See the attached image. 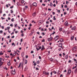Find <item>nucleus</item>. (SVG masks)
I'll list each match as a JSON object with an SVG mask.
<instances>
[{
	"mask_svg": "<svg viewBox=\"0 0 77 77\" xmlns=\"http://www.w3.org/2000/svg\"><path fill=\"white\" fill-rule=\"evenodd\" d=\"M42 42H45V39H43V40L42 41Z\"/></svg>",
	"mask_w": 77,
	"mask_h": 77,
	"instance_id": "nucleus-32",
	"label": "nucleus"
},
{
	"mask_svg": "<svg viewBox=\"0 0 77 77\" xmlns=\"http://www.w3.org/2000/svg\"><path fill=\"white\" fill-rule=\"evenodd\" d=\"M22 3H24V0H22L21 2Z\"/></svg>",
	"mask_w": 77,
	"mask_h": 77,
	"instance_id": "nucleus-41",
	"label": "nucleus"
},
{
	"mask_svg": "<svg viewBox=\"0 0 77 77\" xmlns=\"http://www.w3.org/2000/svg\"><path fill=\"white\" fill-rule=\"evenodd\" d=\"M37 64H39V63H40L39 61V60H38L37 61Z\"/></svg>",
	"mask_w": 77,
	"mask_h": 77,
	"instance_id": "nucleus-29",
	"label": "nucleus"
},
{
	"mask_svg": "<svg viewBox=\"0 0 77 77\" xmlns=\"http://www.w3.org/2000/svg\"><path fill=\"white\" fill-rule=\"evenodd\" d=\"M72 62V61L71 60H69L68 61V63H71Z\"/></svg>",
	"mask_w": 77,
	"mask_h": 77,
	"instance_id": "nucleus-25",
	"label": "nucleus"
},
{
	"mask_svg": "<svg viewBox=\"0 0 77 77\" xmlns=\"http://www.w3.org/2000/svg\"><path fill=\"white\" fill-rule=\"evenodd\" d=\"M63 40L62 38H60V42H63Z\"/></svg>",
	"mask_w": 77,
	"mask_h": 77,
	"instance_id": "nucleus-13",
	"label": "nucleus"
},
{
	"mask_svg": "<svg viewBox=\"0 0 77 77\" xmlns=\"http://www.w3.org/2000/svg\"><path fill=\"white\" fill-rule=\"evenodd\" d=\"M53 18H54L53 20H56V18L55 17V16H54L53 17Z\"/></svg>",
	"mask_w": 77,
	"mask_h": 77,
	"instance_id": "nucleus-30",
	"label": "nucleus"
},
{
	"mask_svg": "<svg viewBox=\"0 0 77 77\" xmlns=\"http://www.w3.org/2000/svg\"><path fill=\"white\" fill-rule=\"evenodd\" d=\"M14 8V5H13L12 6H11L10 7V9H12Z\"/></svg>",
	"mask_w": 77,
	"mask_h": 77,
	"instance_id": "nucleus-38",
	"label": "nucleus"
},
{
	"mask_svg": "<svg viewBox=\"0 0 77 77\" xmlns=\"http://www.w3.org/2000/svg\"><path fill=\"white\" fill-rule=\"evenodd\" d=\"M27 69H26V67L25 68L24 71H26Z\"/></svg>",
	"mask_w": 77,
	"mask_h": 77,
	"instance_id": "nucleus-63",
	"label": "nucleus"
},
{
	"mask_svg": "<svg viewBox=\"0 0 77 77\" xmlns=\"http://www.w3.org/2000/svg\"><path fill=\"white\" fill-rule=\"evenodd\" d=\"M62 45H63V44L62 43H60L58 45V47H61L62 49H63V48L62 47Z\"/></svg>",
	"mask_w": 77,
	"mask_h": 77,
	"instance_id": "nucleus-3",
	"label": "nucleus"
},
{
	"mask_svg": "<svg viewBox=\"0 0 77 77\" xmlns=\"http://www.w3.org/2000/svg\"><path fill=\"white\" fill-rule=\"evenodd\" d=\"M8 66H9V65H10V62H8Z\"/></svg>",
	"mask_w": 77,
	"mask_h": 77,
	"instance_id": "nucleus-31",
	"label": "nucleus"
},
{
	"mask_svg": "<svg viewBox=\"0 0 77 77\" xmlns=\"http://www.w3.org/2000/svg\"><path fill=\"white\" fill-rule=\"evenodd\" d=\"M11 74H12L14 75L15 74V72L13 70H11Z\"/></svg>",
	"mask_w": 77,
	"mask_h": 77,
	"instance_id": "nucleus-9",
	"label": "nucleus"
},
{
	"mask_svg": "<svg viewBox=\"0 0 77 77\" xmlns=\"http://www.w3.org/2000/svg\"><path fill=\"white\" fill-rule=\"evenodd\" d=\"M55 33H56L55 32L53 31V33H52V35H54V34Z\"/></svg>",
	"mask_w": 77,
	"mask_h": 77,
	"instance_id": "nucleus-40",
	"label": "nucleus"
},
{
	"mask_svg": "<svg viewBox=\"0 0 77 77\" xmlns=\"http://www.w3.org/2000/svg\"><path fill=\"white\" fill-rule=\"evenodd\" d=\"M33 32H34V30H32V32H31V33L29 34V35L31 36V35H33Z\"/></svg>",
	"mask_w": 77,
	"mask_h": 77,
	"instance_id": "nucleus-12",
	"label": "nucleus"
},
{
	"mask_svg": "<svg viewBox=\"0 0 77 77\" xmlns=\"http://www.w3.org/2000/svg\"><path fill=\"white\" fill-rule=\"evenodd\" d=\"M7 28L8 30V32H9V29H10V27L9 26L7 27Z\"/></svg>",
	"mask_w": 77,
	"mask_h": 77,
	"instance_id": "nucleus-19",
	"label": "nucleus"
},
{
	"mask_svg": "<svg viewBox=\"0 0 77 77\" xmlns=\"http://www.w3.org/2000/svg\"><path fill=\"white\" fill-rule=\"evenodd\" d=\"M12 46L14 45V47H15V44L14 43H13L12 44Z\"/></svg>",
	"mask_w": 77,
	"mask_h": 77,
	"instance_id": "nucleus-26",
	"label": "nucleus"
},
{
	"mask_svg": "<svg viewBox=\"0 0 77 77\" xmlns=\"http://www.w3.org/2000/svg\"><path fill=\"white\" fill-rule=\"evenodd\" d=\"M52 39H53L52 37H51L49 38H48V41H51L52 40Z\"/></svg>",
	"mask_w": 77,
	"mask_h": 77,
	"instance_id": "nucleus-7",
	"label": "nucleus"
},
{
	"mask_svg": "<svg viewBox=\"0 0 77 77\" xmlns=\"http://www.w3.org/2000/svg\"><path fill=\"white\" fill-rule=\"evenodd\" d=\"M18 33V31H16L15 32V33Z\"/></svg>",
	"mask_w": 77,
	"mask_h": 77,
	"instance_id": "nucleus-64",
	"label": "nucleus"
},
{
	"mask_svg": "<svg viewBox=\"0 0 77 77\" xmlns=\"http://www.w3.org/2000/svg\"><path fill=\"white\" fill-rule=\"evenodd\" d=\"M64 24L66 26H68V22H66Z\"/></svg>",
	"mask_w": 77,
	"mask_h": 77,
	"instance_id": "nucleus-11",
	"label": "nucleus"
},
{
	"mask_svg": "<svg viewBox=\"0 0 77 77\" xmlns=\"http://www.w3.org/2000/svg\"><path fill=\"white\" fill-rule=\"evenodd\" d=\"M59 56H60V57H62V54H59Z\"/></svg>",
	"mask_w": 77,
	"mask_h": 77,
	"instance_id": "nucleus-45",
	"label": "nucleus"
},
{
	"mask_svg": "<svg viewBox=\"0 0 77 77\" xmlns=\"http://www.w3.org/2000/svg\"><path fill=\"white\" fill-rule=\"evenodd\" d=\"M72 49L73 50H75V49H76V47H73Z\"/></svg>",
	"mask_w": 77,
	"mask_h": 77,
	"instance_id": "nucleus-23",
	"label": "nucleus"
},
{
	"mask_svg": "<svg viewBox=\"0 0 77 77\" xmlns=\"http://www.w3.org/2000/svg\"><path fill=\"white\" fill-rule=\"evenodd\" d=\"M52 14H53V15H54L55 14V12H52Z\"/></svg>",
	"mask_w": 77,
	"mask_h": 77,
	"instance_id": "nucleus-57",
	"label": "nucleus"
},
{
	"mask_svg": "<svg viewBox=\"0 0 77 77\" xmlns=\"http://www.w3.org/2000/svg\"><path fill=\"white\" fill-rule=\"evenodd\" d=\"M36 12H34L32 14L33 17H34V16H35V15H36Z\"/></svg>",
	"mask_w": 77,
	"mask_h": 77,
	"instance_id": "nucleus-16",
	"label": "nucleus"
},
{
	"mask_svg": "<svg viewBox=\"0 0 77 77\" xmlns=\"http://www.w3.org/2000/svg\"><path fill=\"white\" fill-rule=\"evenodd\" d=\"M74 35H72L71 37V41H72V40H74Z\"/></svg>",
	"mask_w": 77,
	"mask_h": 77,
	"instance_id": "nucleus-17",
	"label": "nucleus"
},
{
	"mask_svg": "<svg viewBox=\"0 0 77 77\" xmlns=\"http://www.w3.org/2000/svg\"><path fill=\"white\" fill-rule=\"evenodd\" d=\"M68 75H69V74H70L71 73V70L70 69H69L68 70Z\"/></svg>",
	"mask_w": 77,
	"mask_h": 77,
	"instance_id": "nucleus-6",
	"label": "nucleus"
},
{
	"mask_svg": "<svg viewBox=\"0 0 77 77\" xmlns=\"http://www.w3.org/2000/svg\"><path fill=\"white\" fill-rule=\"evenodd\" d=\"M39 58V59H41V57L40 56H39L38 57Z\"/></svg>",
	"mask_w": 77,
	"mask_h": 77,
	"instance_id": "nucleus-46",
	"label": "nucleus"
},
{
	"mask_svg": "<svg viewBox=\"0 0 77 77\" xmlns=\"http://www.w3.org/2000/svg\"><path fill=\"white\" fill-rule=\"evenodd\" d=\"M11 21L12 22H14V18H12L11 20Z\"/></svg>",
	"mask_w": 77,
	"mask_h": 77,
	"instance_id": "nucleus-22",
	"label": "nucleus"
},
{
	"mask_svg": "<svg viewBox=\"0 0 77 77\" xmlns=\"http://www.w3.org/2000/svg\"><path fill=\"white\" fill-rule=\"evenodd\" d=\"M39 32H37V34H38V35H39Z\"/></svg>",
	"mask_w": 77,
	"mask_h": 77,
	"instance_id": "nucleus-50",
	"label": "nucleus"
},
{
	"mask_svg": "<svg viewBox=\"0 0 77 77\" xmlns=\"http://www.w3.org/2000/svg\"><path fill=\"white\" fill-rule=\"evenodd\" d=\"M42 5L44 6H45V4H42Z\"/></svg>",
	"mask_w": 77,
	"mask_h": 77,
	"instance_id": "nucleus-47",
	"label": "nucleus"
},
{
	"mask_svg": "<svg viewBox=\"0 0 77 77\" xmlns=\"http://www.w3.org/2000/svg\"><path fill=\"white\" fill-rule=\"evenodd\" d=\"M26 57V59L27 58H28V56L26 55V57Z\"/></svg>",
	"mask_w": 77,
	"mask_h": 77,
	"instance_id": "nucleus-51",
	"label": "nucleus"
},
{
	"mask_svg": "<svg viewBox=\"0 0 77 77\" xmlns=\"http://www.w3.org/2000/svg\"><path fill=\"white\" fill-rule=\"evenodd\" d=\"M17 6H19L20 5H19V3H18V2H17Z\"/></svg>",
	"mask_w": 77,
	"mask_h": 77,
	"instance_id": "nucleus-54",
	"label": "nucleus"
},
{
	"mask_svg": "<svg viewBox=\"0 0 77 77\" xmlns=\"http://www.w3.org/2000/svg\"><path fill=\"white\" fill-rule=\"evenodd\" d=\"M77 69H76L74 71V72L75 73V74H76L77 73Z\"/></svg>",
	"mask_w": 77,
	"mask_h": 77,
	"instance_id": "nucleus-21",
	"label": "nucleus"
},
{
	"mask_svg": "<svg viewBox=\"0 0 77 77\" xmlns=\"http://www.w3.org/2000/svg\"><path fill=\"white\" fill-rule=\"evenodd\" d=\"M40 3H42V0H40Z\"/></svg>",
	"mask_w": 77,
	"mask_h": 77,
	"instance_id": "nucleus-58",
	"label": "nucleus"
},
{
	"mask_svg": "<svg viewBox=\"0 0 77 77\" xmlns=\"http://www.w3.org/2000/svg\"><path fill=\"white\" fill-rule=\"evenodd\" d=\"M32 5L34 6H37V4L36 2H34L33 4Z\"/></svg>",
	"mask_w": 77,
	"mask_h": 77,
	"instance_id": "nucleus-10",
	"label": "nucleus"
},
{
	"mask_svg": "<svg viewBox=\"0 0 77 77\" xmlns=\"http://www.w3.org/2000/svg\"><path fill=\"white\" fill-rule=\"evenodd\" d=\"M23 42V39L21 38V39L20 42Z\"/></svg>",
	"mask_w": 77,
	"mask_h": 77,
	"instance_id": "nucleus-53",
	"label": "nucleus"
},
{
	"mask_svg": "<svg viewBox=\"0 0 77 77\" xmlns=\"http://www.w3.org/2000/svg\"><path fill=\"white\" fill-rule=\"evenodd\" d=\"M63 33H65L66 35H68V34H69V33H70V32L69 31H68L67 32H66L65 30H63Z\"/></svg>",
	"mask_w": 77,
	"mask_h": 77,
	"instance_id": "nucleus-1",
	"label": "nucleus"
},
{
	"mask_svg": "<svg viewBox=\"0 0 77 77\" xmlns=\"http://www.w3.org/2000/svg\"><path fill=\"white\" fill-rule=\"evenodd\" d=\"M76 29V27H75V26H74L71 29V30H75Z\"/></svg>",
	"mask_w": 77,
	"mask_h": 77,
	"instance_id": "nucleus-8",
	"label": "nucleus"
},
{
	"mask_svg": "<svg viewBox=\"0 0 77 77\" xmlns=\"http://www.w3.org/2000/svg\"><path fill=\"white\" fill-rule=\"evenodd\" d=\"M36 70H37V71L38 70H39V69L37 67L36 68Z\"/></svg>",
	"mask_w": 77,
	"mask_h": 77,
	"instance_id": "nucleus-44",
	"label": "nucleus"
},
{
	"mask_svg": "<svg viewBox=\"0 0 77 77\" xmlns=\"http://www.w3.org/2000/svg\"><path fill=\"white\" fill-rule=\"evenodd\" d=\"M21 63H20V64L19 66L17 67V68H20V66L21 65Z\"/></svg>",
	"mask_w": 77,
	"mask_h": 77,
	"instance_id": "nucleus-27",
	"label": "nucleus"
},
{
	"mask_svg": "<svg viewBox=\"0 0 77 77\" xmlns=\"http://www.w3.org/2000/svg\"><path fill=\"white\" fill-rule=\"evenodd\" d=\"M53 6H54V7H56V4H54Z\"/></svg>",
	"mask_w": 77,
	"mask_h": 77,
	"instance_id": "nucleus-59",
	"label": "nucleus"
},
{
	"mask_svg": "<svg viewBox=\"0 0 77 77\" xmlns=\"http://www.w3.org/2000/svg\"><path fill=\"white\" fill-rule=\"evenodd\" d=\"M42 49L41 50L42 51L45 49V48H44V45H42Z\"/></svg>",
	"mask_w": 77,
	"mask_h": 77,
	"instance_id": "nucleus-15",
	"label": "nucleus"
},
{
	"mask_svg": "<svg viewBox=\"0 0 77 77\" xmlns=\"http://www.w3.org/2000/svg\"><path fill=\"white\" fill-rule=\"evenodd\" d=\"M46 24H49V22H48V21H47L46 22Z\"/></svg>",
	"mask_w": 77,
	"mask_h": 77,
	"instance_id": "nucleus-60",
	"label": "nucleus"
},
{
	"mask_svg": "<svg viewBox=\"0 0 77 77\" xmlns=\"http://www.w3.org/2000/svg\"><path fill=\"white\" fill-rule=\"evenodd\" d=\"M50 6L51 7H53V4L52 3V2H51L50 3Z\"/></svg>",
	"mask_w": 77,
	"mask_h": 77,
	"instance_id": "nucleus-18",
	"label": "nucleus"
},
{
	"mask_svg": "<svg viewBox=\"0 0 77 77\" xmlns=\"http://www.w3.org/2000/svg\"><path fill=\"white\" fill-rule=\"evenodd\" d=\"M59 38V35H57L54 38V39L55 41H57L58 39Z\"/></svg>",
	"mask_w": 77,
	"mask_h": 77,
	"instance_id": "nucleus-4",
	"label": "nucleus"
},
{
	"mask_svg": "<svg viewBox=\"0 0 77 77\" xmlns=\"http://www.w3.org/2000/svg\"><path fill=\"white\" fill-rule=\"evenodd\" d=\"M60 77H63V75L61 74L60 75Z\"/></svg>",
	"mask_w": 77,
	"mask_h": 77,
	"instance_id": "nucleus-49",
	"label": "nucleus"
},
{
	"mask_svg": "<svg viewBox=\"0 0 77 77\" xmlns=\"http://www.w3.org/2000/svg\"><path fill=\"white\" fill-rule=\"evenodd\" d=\"M1 19H2V20H5V18H3V17H1Z\"/></svg>",
	"mask_w": 77,
	"mask_h": 77,
	"instance_id": "nucleus-48",
	"label": "nucleus"
},
{
	"mask_svg": "<svg viewBox=\"0 0 77 77\" xmlns=\"http://www.w3.org/2000/svg\"><path fill=\"white\" fill-rule=\"evenodd\" d=\"M15 55H16V53H14L12 57H14V56H15Z\"/></svg>",
	"mask_w": 77,
	"mask_h": 77,
	"instance_id": "nucleus-24",
	"label": "nucleus"
},
{
	"mask_svg": "<svg viewBox=\"0 0 77 77\" xmlns=\"http://www.w3.org/2000/svg\"><path fill=\"white\" fill-rule=\"evenodd\" d=\"M25 64H27V60H25Z\"/></svg>",
	"mask_w": 77,
	"mask_h": 77,
	"instance_id": "nucleus-20",
	"label": "nucleus"
},
{
	"mask_svg": "<svg viewBox=\"0 0 77 77\" xmlns=\"http://www.w3.org/2000/svg\"><path fill=\"white\" fill-rule=\"evenodd\" d=\"M3 53H0V55H3Z\"/></svg>",
	"mask_w": 77,
	"mask_h": 77,
	"instance_id": "nucleus-34",
	"label": "nucleus"
},
{
	"mask_svg": "<svg viewBox=\"0 0 77 77\" xmlns=\"http://www.w3.org/2000/svg\"><path fill=\"white\" fill-rule=\"evenodd\" d=\"M43 74H45L46 75H49V72H46L45 71H44Z\"/></svg>",
	"mask_w": 77,
	"mask_h": 77,
	"instance_id": "nucleus-5",
	"label": "nucleus"
},
{
	"mask_svg": "<svg viewBox=\"0 0 77 77\" xmlns=\"http://www.w3.org/2000/svg\"><path fill=\"white\" fill-rule=\"evenodd\" d=\"M54 74H56V73H57V72L56 71H54Z\"/></svg>",
	"mask_w": 77,
	"mask_h": 77,
	"instance_id": "nucleus-36",
	"label": "nucleus"
},
{
	"mask_svg": "<svg viewBox=\"0 0 77 77\" xmlns=\"http://www.w3.org/2000/svg\"><path fill=\"white\" fill-rule=\"evenodd\" d=\"M3 60V58H0V68H2V65L3 64V62L2 61V60Z\"/></svg>",
	"mask_w": 77,
	"mask_h": 77,
	"instance_id": "nucleus-2",
	"label": "nucleus"
},
{
	"mask_svg": "<svg viewBox=\"0 0 77 77\" xmlns=\"http://www.w3.org/2000/svg\"><path fill=\"white\" fill-rule=\"evenodd\" d=\"M1 27H2V29H4V26H1Z\"/></svg>",
	"mask_w": 77,
	"mask_h": 77,
	"instance_id": "nucleus-52",
	"label": "nucleus"
},
{
	"mask_svg": "<svg viewBox=\"0 0 77 77\" xmlns=\"http://www.w3.org/2000/svg\"><path fill=\"white\" fill-rule=\"evenodd\" d=\"M3 33V31L1 30L0 31V33Z\"/></svg>",
	"mask_w": 77,
	"mask_h": 77,
	"instance_id": "nucleus-39",
	"label": "nucleus"
},
{
	"mask_svg": "<svg viewBox=\"0 0 77 77\" xmlns=\"http://www.w3.org/2000/svg\"><path fill=\"white\" fill-rule=\"evenodd\" d=\"M59 30H60V31H62V28H60Z\"/></svg>",
	"mask_w": 77,
	"mask_h": 77,
	"instance_id": "nucleus-28",
	"label": "nucleus"
},
{
	"mask_svg": "<svg viewBox=\"0 0 77 77\" xmlns=\"http://www.w3.org/2000/svg\"><path fill=\"white\" fill-rule=\"evenodd\" d=\"M68 58V55H66L65 57V59H67Z\"/></svg>",
	"mask_w": 77,
	"mask_h": 77,
	"instance_id": "nucleus-14",
	"label": "nucleus"
},
{
	"mask_svg": "<svg viewBox=\"0 0 77 77\" xmlns=\"http://www.w3.org/2000/svg\"><path fill=\"white\" fill-rule=\"evenodd\" d=\"M66 12H64V15H66Z\"/></svg>",
	"mask_w": 77,
	"mask_h": 77,
	"instance_id": "nucleus-62",
	"label": "nucleus"
},
{
	"mask_svg": "<svg viewBox=\"0 0 77 77\" xmlns=\"http://www.w3.org/2000/svg\"><path fill=\"white\" fill-rule=\"evenodd\" d=\"M51 10V9L50 8H48V11H50Z\"/></svg>",
	"mask_w": 77,
	"mask_h": 77,
	"instance_id": "nucleus-56",
	"label": "nucleus"
},
{
	"mask_svg": "<svg viewBox=\"0 0 77 77\" xmlns=\"http://www.w3.org/2000/svg\"><path fill=\"white\" fill-rule=\"evenodd\" d=\"M42 35H45V33L44 32H42Z\"/></svg>",
	"mask_w": 77,
	"mask_h": 77,
	"instance_id": "nucleus-55",
	"label": "nucleus"
},
{
	"mask_svg": "<svg viewBox=\"0 0 77 77\" xmlns=\"http://www.w3.org/2000/svg\"><path fill=\"white\" fill-rule=\"evenodd\" d=\"M61 48H59L58 49V51H61Z\"/></svg>",
	"mask_w": 77,
	"mask_h": 77,
	"instance_id": "nucleus-37",
	"label": "nucleus"
},
{
	"mask_svg": "<svg viewBox=\"0 0 77 77\" xmlns=\"http://www.w3.org/2000/svg\"><path fill=\"white\" fill-rule=\"evenodd\" d=\"M10 26L11 27H13V24H11Z\"/></svg>",
	"mask_w": 77,
	"mask_h": 77,
	"instance_id": "nucleus-42",
	"label": "nucleus"
},
{
	"mask_svg": "<svg viewBox=\"0 0 77 77\" xmlns=\"http://www.w3.org/2000/svg\"><path fill=\"white\" fill-rule=\"evenodd\" d=\"M57 74H60V72L58 71L57 73Z\"/></svg>",
	"mask_w": 77,
	"mask_h": 77,
	"instance_id": "nucleus-33",
	"label": "nucleus"
},
{
	"mask_svg": "<svg viewBox=\"0 0 77 77\" xmlns=\"http://www.w3.org/2000/svg\"><path fill=\"white\" fill-rule=\"evenodd\" d=\"M36 48L37 49V51H38V50H40L39 48Z\"/></svg>",
	"mask_w": 77,
	"mask_h": 77,
	"instance_id": "nucleus-43",
	"label": "nucleus"
},
{
	"mask_svg": "<svg viewBox=\"0 0 77 77\" xmlns=\"http://www.w3.org/2000/svg\"><path fill=\"white\" fill-rule=\"evenodd\" d=\"M31 53H33V51H31Z\"/></svg>",
	"mask_w": 77,
	"mask_h": 77,
	"instance_id": "nucleus-61",
	"label": "nucleus"
},
{
	"mask_svg": "<svg viewBox=\"0 0 77 77\" xmlns=\"http://www.w3.org/2000/svg\"><path fill=\"white\" fill-rule=\"evenodd\" d=\"M34 66H36V63H34Z\"/></svg>",
	"mask_w": 77,
	"mask_h": 77,
	"instance_id": "nucleus-35",
	"label": "nucleus"
}]
</instances>
